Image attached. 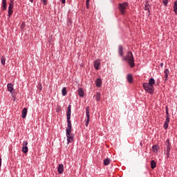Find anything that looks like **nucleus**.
Here are the masks:
<instances>
[{
    "instance_id": "f257e3e1",
    "label": "nucleus",
    "mask_w": 177,
    "mask_h": 177,
    "mask_svg": "<svg viewBox=\"0 0 177 177\" xmlns=\"http://www.w3.org/2000/svg\"><path fill=\"white\" fill-rule=\"evenodd\" d=\"M67 127L66 128V133L67 138V145L73 143L74 140V134L71 133L73 126L71 124V104H69L66 112Z\"/></svg>"
},
{
    "instance_id": "f03ea898",
    "label": "nucleus",
    "mask_w": 177,
    "mask_h": 177,
    "mask_svg": "<svg viewBox=\"0 0 177 177\" xmlns=\"http://www.w3.org/2000/svg\"><path fill=\"white\" fill-rule=\"evenodd\" d=\"M123 60H124V62H127V64L131 68H133V67H135V59L133 58V54H132V52L129 51L127 53V55L123 57Z\"/></svg>"
},
{
    "instance_id": "7ed1b4c3",
    "label": "nucleus",
    "mask_w": 177,
    "mask_h": 177,
    "mask_svg": "<svg viewBox=\"0 0 177 177\" xmlns=\"http://www.w3.org/2000/svg\"><path fill=\"white\" fill-rule=\"evenodd\" d=\"M142 87L145 89V92L149 93L150 95H153L154 93V86L150 85L148 83H143Z\"/></svg>"
},
{
    "instance_id": "20e7f679",
    "label": "nucleus",
    "mask_w": 177,
    "mask_h": 177,
    "mask_svg": "<svg viewBox=\"0 0 177 177\" xmlns=\"http://www.w3.org/2000/svg\"><path fill=\"white\" fill-rule=\"evenodd\" d=\"M165 154L167 156V158H169V156L171 154V143L169 142V139L166 140V149Z\"/></svg>"
},
{
    "instance_id": "39448f33",
    "label": "nucleus",
    "mask_w": 177,
    "mask_h": 177,
    "mask_svg": "<svg viewBox=\"0 0 177 177\" xmlns=\"http://www.w3.org/2000/svg\"><path fill=\"white\" fill-rule=\"evenodd\" d=\"M118 9L122 15H125V9L128 8V3L124 2V3H120L118 4Z\"/></svg>"
},
{
    "instance_id": "423d86ee",
    "label": "nucleus",
    "mask_w": 177,
    "mask_h": 177,
    "mask_svg": "<svg viewBox=\"0 0 177 177\" xmlns=\"http://www.w3.org/2000/svg\"><path fill=\"white\" fill-rule=\"evenodd\" d=\"M89 110H90V107L86 106V116L87 117V119L85 120V126L86 127H88V125H89V120L91 118V115H89Z\"/></svg>"
},
{
    "instance_id": "0eeeda50",
    "label": "nucleus",
    "mask_w": 177,
    "mask_h": 177,
    "mask_svg": "<svg viewBox=\"0 0 177 177\" xmlns=\"http://www.w3.org/2000/svg\"><path fill=\"white\" fill-rule=\"evenodd\" d=\"M13 8H15V6H8V19H10V16H12V15H13Z\"/></svg>"
},
{
    "instance_id": "6e6552de",
    "label": "nucleus",
    "mask_w": 177,
    "mask_h": 177,
    "mask_svg": "<svg viewBox=\"0 0 177 177\" xmlns=\"http://www.w3.org/2000/svg\"><path fill=\"white\" fill-rule=\"evenodd\" d=\"M93 66H94V68L95 70H99V68L100 67V59L95 60L94 62Z\"/></svg>"
},
{
    "instance_id": "1a4fd4ad",
    "label": "nucleus",
    "mask_w": 177,
    "mask_h": 177,
    "mask_svg": "<svg viewBox=\"0 0 177 177\" xmlns=\"http://www.w3.org/2000/svg\"><path fill=\"white\" fill-rule=\"evenodd\" d=\"M118 53L121 57L124 56V48L122 47V45H119L118 46Z\"/></svg>"
},
{
    "instance_id": "9d476101",
    "label": "nucleus",
    "mask_w": 177,
    "mask_h": 177,
    "mask_svg": "<svg viewBox=\"0 0 177 177\" xmlns=\"http://www.w3.org/2000/svg\"><path fill=\"white\" fill-rule=\"evenodd\" d=\"M58 174H63L64 172V165L60 164L57 167Z\"/></svg>"
},
{
    "instance_id": "9b49d317",
    "label": "nucleus",
    "mask_w": 177,
    "mask_h": 177,
    "mask_svg": "<svg viewBox=\"0 0 177 177\" xmlns=\"http://www.w3.org/2000/svg\"><path fill=\"white\" fill-rule=\"evenodd\" d=\"M1 8H3V11H5V10H6V9H8L6 0H2Z\"/></svg>"
},
{
    "instance_id": "f8f14e48",
    "label": "nucleus",
    "mask_w": 177,
    "mask_h": 177,
    "mask_svg": "<svg viewBox=\"0 0 177 177\" xmlns=\"http://www.w3.org/2000/svg\"><path fill=\"white\" fill-rule=\"evenodd\" d=\"M127 80L129 84H132L133 82V77L131 74H128L127 76Z\"/></svg>"
},
{
    "instance_id": "ddd939ff",
    "label": "nucleus",
    "mask_w": 177,
    "mask_h": 177,
    "mask_svg": "<svg viewBox=\"0 0 177 177\" xmlns=\"http://www.w3.org/2000/svg\"><path fill=\"white\" fill-rule=\"evenodd\" d=\"M95 85L97 88H100V86H102V79L97 78L95 80Z\"/></svg>"
},
{
    "instance_id": "4468645a",
    "label": "nucleus",
    "mask_w": 177,
    "mask_h": 177,
    "mask_svg": "<svg viewBox=\"0 0 177 177\" xmlns=\"http://www.w3.org/2000/svg\"><path fill=\"white\" fill-rule=\"evenodd\" d=\"M77 93L80 97H84V90L82 89V88H79L77 89Z\"/></svg>"
},
{
    "instance_id": "2eb2a0df",
    "label": "nucleus",
    "mask_w": 177,
    "mask_h": 177,
    "mask_svg": "<svg viewBox=\"0 0 177 177\" xmlns=\"http://www.w3.org/2000/svg\"><path fill=\"white\" fill-rule=\"evenodd\" d=\"M7 88L8 92H10V93H12V92H13V84L12 83H8L7 85Z\"/></svg>"
},
{
    "instance_id": "dca6fc26",
    "label": "nucleus",
    "mask_w": 177,
    "mask_h": 177,
    "mask_svg": "<svg viewBox=\"0 0 177 177\" xmlns=\"http://www.w3.org/2000/svg\"><path fill=\"white\" fill-rule=\"evenodd\" d=\"M158 150H160V147L158 145H155L152 147V151H153V153H158Z\"/></svg>"
},
{
    "instance_id": "f3484780",
    "label": "nucleus",
    "mask_w": 177,
    "mask_h": 177,
    "mask_svg": "<svg viewBox=\"0 0 177 177\" xmlns=\"http://www.w3.org/2000/svg\"><path fill=\"white\" fill-rule=\"evenodd\" d=\"M27 108H24L22 110V113H21V117L22 118H26L27 117Z\"/></svg>"
},
{
    "instance_id": "a211bd4d",
    "label": "nucleus",
    "mask_w": 177,
    "mask_h": 177,
    "mask_svg": "<svg viewBox=\"0 0 177 177\" xmlns=\"http://www.w3.org/2000/svg\"><path fill=\"white\" fill-rule=\"evenodd\" d=\"M164 74H165V81H167L168 80V76L169 75V70L165 69L164 71Z\"/></svg>"
},
{
    "instance_id": "6ab92c4d",
    "label": "nucleus",
    "mask_w": 177,
    "mask_h": 177,
    "mask_svg": "<svg viewBox=\"0 0 177 177\" xmlns=\"http://www.w3.org/2000/svg\"><path fill=\"white\" fill-rule=\"evenodd\" d=\"M145 10H147L150 13V4H149V1H147L145 5Z\"/></svg>"
},
{
    "instance_id": "aec40b11",
    "label": "nucleus",
    "mask_w": 177,
    "mask_h": 177,
    "mask_svg": "<svg viewBox=\"0 0 177 177\" xmlns=\"http://www.w3.org/2000/svg\"><path fill=\"white\" fill-rule=\"evenodd\" d=\"M94 97H95V100L97 102H100V99H101V94L100 92H97L96 95L94 96Z\"/></svg>"
},
{
    "instance_id": "412c9836",
    "label": "nucleus",
    "mask_w": 177,
    "mask_h": 177,
    "mask_svg": "<svg viewBox=\"0 0 177 177\" xmlns=\"http://www.w3.org/2000/svg\"><path fill=\"white\" fill-rule=\"evenodd\" d=\"M148 84L152 86H153V85H154V84H156V80H154V78L151 77L149 80Z\"/></svg>"
},
{
    "instance_id": "4be33fe9",
    "label": "nucleus",
    "mask_w": 177,
    "mask_h": 177,
    "mask_svg": "<svg viewBox=\"0 0 177 177\" xmlns=\"http://www.w3.org/2000/svg\"><path fill=\"white\" fill-rule=\"evenodd\" d=\"M157 167V162H155L154 160L151 161V169H154Z\"/></svg>"
},
{
    "instance_id": "5701e85b",
    "label": "nucleus",
    "mask_w": 177,
    "mask_h": 177,
    "mask_svg": "<svg viewBox=\"0 0 177 177\" xmlns=\"http://www.w3.org/2000/svg\"><path fill=\"white\" fill-rule=\"evenodd\" d=\"M173 8H174V13H175L176 15H177V0H176V1H174V4Z\"/></svg>"
},
{
    "instance_id": "b1692460",
    "label": "nucleus",
    "mask_w": 177,
    "mask_h": 177,
    "mask_svg": "<svg viewBox=\"0 0 177 177\" xmlns=\"http://www.w3.org/2000/svg\"><path fill=\"white\" fill-rule=\"evenodd\" d=\"M62 96H66V95H67V88L66 87L62 88Z\"/></svg>"
},
{
    "instance_id": "393cba45",
    "label": "nucleus",
    "mask_w": 177,
    "mask_h": 177,
    "mask_svg": "<svg viewBox=\"0 0 177 177\" xmlns=\"http://www.w3.org/2000/svg\"><path fill=\"white\" fill-rule=\"evenodd\" d=\"M22 152L27 154L28 153V147H22Z\"/></svg>"
},
{
    "instance_id": "a878e982",
    "label": "nucleus",
    "mask_w": 177,
    "mask_h": 177,
    "mask_svg": "<svg viewBox=\"0 0 177 177\" xmlns=\"http://www.w3.org/2000/svg\"><path fill=\"white\" fill-rule=\"evenodd\" d=\"M110 164V158H107L104 160V165H109Z\"/></svg>"
},
{
    "instance_id": "bb28decb",
    "label": "nucleus",
    "mask_w": 177,
    "mask_h": 177,
    "mask_svg": "<svg viewBox=\"0 0 177 177\" xmlns=\"http://www.w3.org/2000/svg\"><path fill=\"white\" fill-rule=\"evenodd\" d=\"M1 64H3V66H5L6 58L5 57V56H1Z\"/></svg>"
},
{
    "instance_id": "cd10ccee",
    "label": "nucleus",
    "mask_w": 177,
    "mask_h": 177,
    "mask_svg": "<svg viewBox=\"0 0 177 177\" xmlns=\"http://www.w3.org/2000/svg\"><path fill=\"white\" fill-rule=\"evenodd\" d=\"M9 6H15V0H10Z\"/></svg>"
},
{
    "instance_id": "c85d7f7f",
    "label": "nucleus",
    "mask_w": 177,
    "mask_h": 177,
    "mask_svg": "<svg viewBox=\"0 0 177 177\" xmlns=\"http://www.w3.org/2000/svg\"><path fill=\"white\" fill-rule=\"evenodd\" d=\"M67 24H68V26H71V24H73V21H71V19H70V18L68 19Z\"/></svg>"
},
{
    "instance_id": "c756f323",
    "label": "nucleus",
    "mask_w": 177,
    "mask_h": 177,
    "mask_svg": "<svg viewBox=\"0 0 177 177\" xmlns=\"http://www.w3.org/2000/svg\"><path fill=\"white\" fill-rule=\"evenodd\" d=\"M169 124V123L165 122L163 126L164 129H168Z\"/></svg>"
},
{
    "instance_id": "7c9ffc66",
    "label": "nucleus",
    "mask_w": 177,
    "mask_h": 177,
    "mask_svg": "<svg viewBox=\"0 0 177 177\" xmlns=\"http://www.w3.org/2000/svg\"><path fill=\"white\" fill-rule=\"evenodd\" d=\"M166 117H169V112L168 111V106H165Z\"/></svg>"
},
{
    "instance_id": "2f4dec72",
    "label": "nucleus",
    "mask_w": 177,
    "mask_h": 177,
    "mask_svg": "<svg viewBox=\"0 0 177 177\" xmlns=\"http://www.w3.org/2000/svg\"><path fill=\"white\" fill-rule=\"evenodd\" d=\"M28 145V142L27 141H24L22 147H27Z\"/></svg>"
},
{
    "instance_id": "473e14b6",
    "label": "nucleus",
    "mask_w": 177,
    "mask_h": 177,
    "mask_svg": "<svg viewBox=\"0 0 177 177\" xmlns=\"http://www.w3.org/2000/svg\"><path fill=\"white\" fill-rule=\"evenodd\" d=\"M162 3L164 6H167L168 5V0H162Z\"/></svg>"
},
{
    "instance_id": "72a5a7b5",
    "label": "nucleus",
    "mask_w": 177,
    "mask_h": 177,
    "mask_svg": "<svg viewBox=\"0 0 177 177\" xmlns=\"http://www.w3.org/2000/svg\"><path fill=\"white\" fill-rule=\"evenodd\" d=\"M89 1H90V0H86V9H89Z\"/></svg>"
},
{
    "instance_id": "f704fd0d",
    "label": "nucleus",
    "mask_w": 177,
    "mask_h": 177,
    "mask_svg": "<svg viewBox=\"0 0 177 177\" xmlns=\"http://www.w3.org/2000/svg\"><path fill=\"white\" fill-rule=\"evenodd\" d=\"M165 122L169 124V117H166Z\"/></svg>"
},
{
    "instance_id": "c9c22d12",
    "label": "nucleus",
    "mask_w": 177,
    "mask_h": 177,
    "mask_svg": "<svg viewBox=\"0 0 177 177\" xmlns=\"http://www.w3.org/2000/svg\"><path fill=\"white\" fill-rule=\"evenodd\" d=\"M41 1L44 3V5H46L48 1L47 0H41Z\"/></svg>"
},
{
    "instance_id": "e433bc0d",
    "label": "nucleus",
    "mask_w": 177,
    "mask_h": 177,
    "mask_svg": "<svg viewBox=\"0 0 177 177\" xmlns=\"http://www.w3.org/2000/svg\"><path fill=\"white\" fill-rule=\"evenodd\" d=\"M1 166H2V158H0V169Z\"/></svg>"
},
{
    "instance_id": "4c0bfd02",
    "label": "nucleus",
    "mask_w": 177,
    "mask_h": 177,
    "mask_svg": "<svg viewBox=\"0 0 177 177\" xmlns=\"http://www.w3.org/2000/svg\"><path fill=\"white\" fill-rule=\"evenodd\" d=\"M160 67H164V63H162V62L160 63Z\"/></svg>"
},
{
    "instance_id": "58836bf2",
    "label": "nucleus",
    "mask_w": 177,
    "mask_h": 177,
    "mask_svg": "<svg viewBox=\"0 0 177 177\" xmlns=\"http://www.w3.org/2000/svg\"><path fill=\"white\" fill-rule=\"evenodd\" d=\"M62 3H66V0H62Z\"/></svg>"
},
{
    "instance_id": "ea45409f",
    "label": "nucleus",
    "mask_w": 177,
    "mask_h": 177,
    "mask_svg": "<svg viewBox=\"0 0 177 177\" xmlns=\"http://www.w3.org/2000/svg\"><path fill=\"white\" fill-rule=\"evenodd\" d=\"M30 2H31V3H32V2H34V0H29Z\"/></svg>"
},
{
    "instance_id": "a19ab883",
    "label": "nucleus",
    "mask_w": 177,
    "mask_h": 177,
    "mask_svg": "<svg viewBox=\"0 0 177 177\" xmlns=\"http://www.w3.org/2000/svg\"><path fill=\"white\" fill-rule=\"evenodd\" d=\"M140 146H142V142L140 143Z\"/></svg>"
}]
</instances>
